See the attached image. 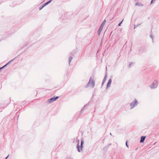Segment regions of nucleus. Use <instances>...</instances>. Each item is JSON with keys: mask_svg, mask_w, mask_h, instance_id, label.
I'll return each instance as SVG.
<instances>
[{"mask_svg": "<svg viewBox=\"0 0 159 159\" xmlns=\"http://www.w3.org/2000/svg\"><path fill=\"white\" fill-rule=\"evenodd\" d=\"M95 84V83L94 81L91 77H90L88 83H87L85 87L87 88L88 86H90L92 88H93Z\"/></svg>", "mask_w": 159, "mask_h": 159, "instance_id": "obj_1", "label": "nucleus"}, {"mask_svg": "<svg viewBox=\"0 0 159 159\" xmlns=\"http://www.w3.org/2000/svg\"><path fill=\"white\" fill-rule=\"evenodd\" d=\"M78 143L77 145L76 148L78 149V151L79 152H81L82 151V148L83 147V145L84 144V140L83 139H81V141L80 145H79V140H78Z\"/></svg>", "mask_w": 159, "mask_h": 159, "instance_id": "obj_2", "label": "nucleus"}, {"mask_svg": "<svg viewBox=\"0 0 159 159\" xmlns=\"http://www.w3.org/2000/svg\"><path fill=\"white\" fill-rule=\"evenodd\" d=\"M138 104V102L137 100L135 99L130 104V109H132L136 107Z\"/></svg>", "mask_w": 159, "mask_h": 159, "instance_id": "obj_3", "label": "nucleus"}, {"mask_svg": "<svg viewBox=\"0 0 159 159\" xmlns=\"http://www.w3.org/2000/svg\"><path fill=\"white\" fill-rule=\"evenodd\" d=\"M106 22V20H105L101 24L98 30V34L99 35H100L101 34V32L103 29V27Z\"/></svg>", "mask_w": 159, "mask_h": 159, "instance_id": "obj_4", "label": "nucleus"}, {"mask_svg": "<svg viewBox=\"0 0 159 159\" xmlns=\"http://www.w3.org/2000/svg\"><path fill=\"white\" fill-rule=\"evenodd\" d=\"M158 84L157 81V80H155L150 87L152 89H155L157 87Z\"/></svg>", "mask_w": 159, "mask_h": 159, "instance_id": "obj_5", "label": "nucleus"}, {"mask_svg": "<svg viewBox=\"0 0 159 159\" xmlns=\"http://www.w3.org/2000/svg\"><path fill=\"white\" fill-rule=\"evenodd\" d=\"M59 98V97L57 96L55 97V98H52L50 99H48V102L49 103H51V102H53L57 99Z\"/></svg>", "mask_w": 159, "mask_h": 159, "instance_id": "obj_6", "label": "nucleus"}, {"mask_svg": "<svg viewBox=\"0 0 159 159\" xmlns=\"http://www.w3.org/2000/svg\"><path fill=\"white\" fill-rule=\"evenodd\" d=\"M111 79H110L108 81V83L107 84V86L106 87V89H107V88H109L110 87L111 84Z\"/></svg>", "mask_w": 159, "mask_h": 159, "instance_id": "obj_7", "label": "nucleus"}, {"mask_svg": "<svg viewBox=\"0 0 159 159\" xmlns=\"http://www.w3.org/2000/svg\"><path fill=\"white\" fill-rule=\"evenodd\" d=\"M146 138V137L145 136H142L141 138V139L140 140V143H143L144 141Z\"/></svg>", "mask_w": 159, "mask_h": 159, "instance_id": "obj_8", "label": "nucleus"}, {"mask_svg": "<svg viewBox=\"0 0 159 159\" xmlns=\"http://www.w3.org/2000/svg\"><path fill=\"white\" fill-rule=\"evenodd\" d=\"M87 105V104H86L84 106L83 108L80 111V113H82L86 109Z\"/></svg>", "mask_w": 159, "mask_h": 159, "instance_id": "obj_9", "label": "nucleus"}, {"mask_svg": "<svg viewBox=\"0 0 159 159\" xmlns=\"http://www.w3.org/2000/svg\"><path fill=\"white\" fill-rule=\"evenodd\" d=\"M52 0H50L48 2H47L45 3L44 4H43L44 6H46L48 4L50 3L52 1Z\"/></svg>", "mask_w": 159, "mask_h": 159, "instance_id": "obj_10", "label": "nucleus"}, {"mask_svg": "<svg viewBox=\"0 0 159 159\" xmlns=\"http://www.w3.org/2000/svg\"><path fill=\"white\" fill-rule=\"evenodd\" d=\"M135 6L138 5L139 6H143V5L141 3H139L138 2H137L135 3Z\"/></svg>", "mask_w": 159, "mask_h": 159, "instance_id": "obj_11", "label": "nucleus"}, {"mask_svg": "<svg viewBox=\"0 0 159 159\" xmlns=\"http://www.w3.org/2000/svg\"><path fill=\"white\" fill-rule=\"evenodd\" d=\"M73 59L72 57H70L69 59V65H70V63Z\"/></svg>", "mask_w": 159, "mask_h": 159, "instance_id": "obj_12", "label": "nucleus"}, {"mask_svg": "<svg viewBox=\"0 0 159 159\" xmlns=\"http://www.w3.org/2000/svg\"><path fill=\"white\" fill-rule=\"evenodd\" d=\"M106 75L105 76V78H104L103 81L102 82V85H103L104 83L105 82V80H106Z\"/></svg>", "mask_w": 159, "mask_h": 159, "instance_id": "obj_13", "label": "nucleus"}, {"mask_svg": "<svg viewBox=\"0 0 159 159\" xmlns=\"http://www.w3.org/2000/svg\"><path fill=\"white\" fill-rule=\"evenodd\" d=\"M14 59H12L9 62H8L7 64H6L4 66V67L5 66H6L8 64H9V63H10V62H11V61H13L14 60Z\"/></svg>", "mask_w": 159, "mask_h": 159, "instance_id": "obj_14", "label": "nucleus"}, {"mask_svg": "<svg viewBox=\"0 0 159 159\" xmlns=\"http://www.w3.org/2000/svg\"><path fill=\"white\" fill-rule=\"evenodd\" d=\"M45 7V6H44V5H43V6L41 7H39V10H42L44 7Z\"/></svg>", "mask_w": 159, "mask_h": 159, "instance_id": "obj_15", "label": "nucleus"}, {"mask_svg": "<svg viewBox=\"0 0 159 159\" xmlns=\"http://www.w3.org/2000/svg\"><path fill=\"white\" fill-rule=\"evenodd\" d=\"M150 38L151 39H152V41H153V35H152V34L150 35Z\"/></svg>", "mask_w": 159, "mask_h": 159, "instance_id": "obj_16", "label": "nucleus"}, {"mask_svg": "<svg viewBox=\"0 0 159 159\" xmlns=\"http://www.w3.org/2000/svg\"><path fill=\"white\" fill-rule=\"evenodd\" d=\"M123 20L124 19H123L118 24V26H120L121 25V24L122 23Z\"/></svg>", "mask_w": 159, "mask_h": 159, "instance_id": "obj_17", "label": "nucleus"}, {"mask_svg": "<svg viewBox=\"0 0 159 159\" xmlns=\"http://www.w3.org/2000/svg\"><path fill=\"white\" fill-rule=\"evenodd\" d=\"M132 64H133V63H132V62L130 63L129 65V67H130L131 66V65Z\"/></svg>", "mask_w": 159, "mask_h": 159, "instance_id": "obj_18", "label": "nucleus"}, {"mask_svg": "<svg viewBox=\"0 0 159 159\" xmlns=\"http://www.w3.org/2000/svg\"><path fill=\"white\" fill-rule=\"evenodd\" d=\"M126 145L127 147H128V146L127 144V141H126Z\"/></svg>", "mask_w": 159, "mask_h": 159, "instance_id": "obj_19", "label": "nucleus"}, {"mask_svg": "<svg viewBox=\"0 0 159 159\" xmlns=\"http://www.w3.org/2000/svg\"><path fill=\"white\" fill-rule=\"evenodd\" d=\"M4 66H3L1 67H0V70H1V69H2L4 68Z\"/></svg>", "mask_w": 159, "mask_h": 159, "instance_id": "obj_20", "label": "nucleus"}, {"mask_svg": "<svg viewBox=\"0 0 159 159\" xmlns=\"http://www.w3.org/2000/svg\"><path fill=\"white\" fill-rule=\"evenodd\" d=\"M9 155H8L6 158H5V159H7V158L8 157Z\"/></svg>", "mask_w": 159, "mask_h": 159, "instance_id": "obj_21", "label": "nucleus"}, {"mask_svg": "<svg viewBox=\"0 0 159 159\" xmlns=\"http://www.w3.org/2000/svg\"><path fill=\"white\" fill-rule=\"evenodd\" d=\"M141 24H139V25H137V26H137V27L138 26H139V25Z\"/></svg>", "mask_w": 159, "mask_h": 159, "instance_id": "obj_22", "label": "nucleus"}, {"mask_svg": "<svg viewBox=\"0 0 159 159\" xmlns=\"http://www.w3.org/2000/svg\"><path fill=\"white\" fill-rule=\"evenodd\" d=\"M110 135H112L111 133H110Z\"/></svg>", "mask_w": 159, "mask_h": 159, "instance_id": "obj_23", "label": "nucleus"}, {"mask_svg": "<svg viewBox=\"0 0 159 159\" xmlns=\"http://www.w3.org/2000/svg\"><path fill=\"white\" fill-rule=\"evenodd\" d=\"M135 26L134 29H135Z\"/></svg>", "mask_w": 159, "mask_h": 159, "instance_id": "obj_24", "label": "nucleus"}, {"mask_svg": "<svg viewBox=\"0 0 159 159\" xmlns=\"http://www.w3.org/2000/svg\"><path fill=\"white\" fill-rule=\"evenodd\" d=\"M106 69H107V66L106 67Z\"/></svg>", "mask_w": 159, "mask_h": 159, "instance_id": "obj_25", "label": "nucleus"}]
</instances>
